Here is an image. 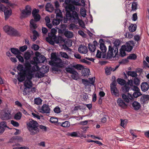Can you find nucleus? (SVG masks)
Masks as SVG:
<instances>
[{
	"mask_svg": "<svg viewBox=\"0 0 149 149\" xmlns=\"http://www.w3.org/2000/svg\"><path fill=\"white\" fill-rule=\"evenodd\" d=\"M80 0H65L63 4L66 12L65 17L64 23H66L68 21H70L74 23H77L80 19L79 14L75 11L76 7L74 5L80 6L79 2Z\"/></svg>",
	"mask_w": 149,
	"mask_h": 149,
	"instance_id": "nucleus-1",
	"label": "nucleus"
},
{
	"mask_svg": "<svg viewBox=\"0 0 149 149\" xmlns=\"http://www.w3.org/2000/svg\"><path fill=\"white\" fill-rule=\"evenodd\" d=\"M120 44V41L119 40H116L114 42V45L112 47L111 45L109 46V50L107 53V58H111L113 56H118V46Z\"/></svg>",
	"mask_w": 149,
	"mask_h": 149,
	"instance_id": "nucleus-2",
	"label": "nucleus"
},
{
	"mask_svg": "<svg viewBox=\"0 0 149 149\" xmlns=\"http://www.w3.org/2000/svg\"><path fill=\"white\" fill-rule=\"evenodd\" d=\"M50 59L51 61L49 63L50 65L60 68L63 67L62 60L57 56L55 53H52L51 54Z\"/></svg>",
	"mask_w": 149,
	"mask_h": 149,
	"instance_id": "nucleus-3",
	"label": "nucleus"
},
{
	"mask_svg": "<svg viewBox=\"0 0 149 149\" xmlns=\"http://www.w3.org/2000/svg\"><path fill=\"white\" fill-rule=\"evenodd\" d=\"M38 125L37 122L33 120L30 121L27 123V128L30 132L31 135H34L39 132Z\"/></svg>",
	"mask_w": 149,
	"mask_h": 149,
	"instance_id": "nucleus-4",
	"label": "nucleus"
},
{
	"mask_svg": "<svg viewBox=\"0 0 149 149\" xmlns=\"http://www.w3.org/2000/svg\"><path fill=\"white\" fill-rule=\"evenodd\" d=\"M3 29L6 32L11 36L17 37L21 36L20 33L17 30L10 26H5Z\"/></svg>",
	"mask_w": 149,
	"mask_h": 149,
	"instance_id": "nucleus-5",
	"label": "nucleus"
},
{
	"mask_svg": "<svg viewBox=\"0 0 149 149\" xmlns=\"http://www.w3.org/2000/svg\"><path fill=\"white\" fill-rule=\"evenodd\" d=\"M65 70L67 72L72 74L71 77L73 79L76 80L77 79L78 77V74L73 68L70 67L66 68Z\"/></svg>",
	"mask_w": 149,
	"mask_h": 149,
	"instance_id": "nucleus-6",
	"label": "nucleus"
},
{
	"mask_svg": "<svg viewBox=\"0 0 149 149\" xmlns=\"http://www.w3.org/2000/svg\"><path fill=\"white\" fill-rule=\"evenodd\" d=\"M1 118L3 120H8L11 118L10 112L9 110L4 111L1 115Z\"/></svg>",
	"mask_w": 149,
	"mask_h": 149,
	"instance_id": "nucleus-7",
	"label": "nucleus"
},
{
	"mask_svg": "<svg viewBox=\"0 0 149 149\" xmlns=\"http://www.w3.org/2000/svg\"><path fill=\"white\" fill-rule=\"evenodd\" d=\"M32 83L31 80H26L24 83V86L26 87L23 91V94L24 95L27 94V88H30L32 87Z\"/></svg>",
	"mask_w": 149,
	"mask_h": 149,
	"instance_id": "nucleus-8",
	"label": "nucleus"
},
{
	"mask_svg": "<svg viewBox=\"0 0 149 149\" xmlns=\"http://www.w3.org/2000/svg\"><path fill=\"white\" fill-rule=\"evenodd\" d=\"M134 43L132 41H130L127 42L125 45L122 46V47H123L126 51L130 52L133 48V45Z\"/></svg>",
	"mask_w": 149,
	"mask_h": 149,
	"instance_id": "nucleus-9",
	"label": "nucleus"
},
{
	"mask_svg": "<svg viewBox=\"0 0 149 149\" xmlns=\"http://www.w3.org/2000/svg\"><path fill=\"white\" fill-rule=\"evenodd\" d=\"M56 35L51 32L48 34V37L46 38L47 41L49 42L51 45H54V42L53 40L56 39Z\"/></svg>",
	"mask_w": 149,
	"mask_h": 149,
	"instance_id": "nucleus-10",
	"label": "nucleus"
},
{
	"mask_svg": "<svg viewBox=\"0 0 149 149\" xmlns=\"http://www.w3.org/2000/svg\"><path fill=\"white\" fill-rule=\"evenodd\" d=\"M36 56L33 58V61H31V63L33 64L38 65L40 63L39 56L40 55V53L38 52H36L35 53Z\"/></svg>",
	"mask_w": 149,
	"mask_h": 149,
	"instance_id": "nucleus-11",
	"label": "nucleus"
},
{
	"mask_svg": "<svg viewBox=\"0 0 149 149\" xmlns=\"http://www.w3.org/2000/svg\"><path fill=\"white\" fill-rule=\"evenodd\" d=\"M40 110L41 113H49L50 110L49 106L46 104H44Z\"/></svg>",
	"mask_w": 149,
	"mask_h": 149,
	"instance_id": "nucleus-12",
	"label": "nucleus"
},
{
	"mask_svg": "<svg viewBox=\"0 0 149 149\" xmlns=\"http://www.w3.org/2000/svg\"><path fill=\"white\" fill-rule=\"evenodd\" d=\"M119 65H116L115 68H112L111 67H107L105 68V72L107 75H109L111 74V72L115 71L118 68Z\"/></svg>",
	"mask_w": 149,
	"mask_h": 149,
	"instance_id": "nucleus-13",
	"label": "nucleus"
},
{
	"mask_svg": "<svg viewBox=\"0 0 149 149\" xmlns=\"http://www.w3.org/2000/svg\"><path fill=\"white\" fill-rule=\"evenodd\" d=\"M149 100V95H143L141 97L140 101L142 104H144L148 103Z\"/></svg>",
	"mask_w": 149,
	"mask_h": 149,
	"instance_id": "nucleus-14",
	"label": "nucleus"
},
{
	"mask_svg": "<svg viewBox=\"0 0 149 149\" xmlns=\"http://www.w3.org/2000/svg\"><path fill=\"white\" fill-rule=\"evenodd\" d=\"M6 128L10 129V128L7 125L6 122L3 121L0 123V134H1L4 132Z\"/></svg>",
	"mask_w": 149,
	"mask_h": 149,
	"instance_id": "nucleus-15",
	"label": "nucleus"
},
{
	"mask_svg": "<svg viewBox=\"0 0 149 149\" xmlns=\"http://www.w3.org/2000/svg\"><path fill=\"white\" fill-rule=\"evenodd\" d=\"M19 76L17 78L18 81L19 82H22L24 81L26 76V73L25 71H23L20 72L19 73Z\"/></svg>",
	"mask_w": 149,
	"mask_h": 149,
	"instance_id": "nucleus-16",
	"label": "nucleus"
},
{
	"mask_svg": "<svg viewBox=\"0 0 149 149\" xmlns=\"http://www.w3.org/2000/svg\"><path fill=\"white\" fill-rule=\"evenodd\" d=\"M100 43V48L102 52L105 53L107 51V48L104 43V40L103 39H100L99 41Z\"/></svg>",
	"mask_w": 149,
	"mask_h": 149,
	"instance_id": "nucleus-17",
	"label": "nucleus"
},
{
	"mask_svg": "<svg viewBox=\"0 0 149 149\" xmlns=\"http://www.w3.org/2000/svg\"><path fill=\"white\" fill-rule=\"evenodd\" d=\"M118 105L123 109H125L127 107V105L121 98H118L117 100Z\"/></svg>",
	"mask_w": 149,
	"mask_h": 149,
	"instance_id": "nucleus-18",
	"label": "nucleus"
},
{
	"mask_svg": "<svg viewBox=\"0 0 149 149\" xmlns=\"http://www.w3.org/2000/svg\"><path fill=\"white\" fill-rule=\"evenodd\" d=\"M127 83L129 86L132 87V88L133 90L135 92L136 91H140V89L137 86H134L133 85V81L132 79L128 80Z\"/></svg>",
	"mask_w": 149,
	"mask_h": 149,
	"instance_id": "nucleus-19",
	"label": "nucleus"
},
{
	"mask_svg": "<svg viewBox=\"0 0 149 149\" xmlns=\"http://www.w3.org/2000/svg\"><path fill=\"white\" fill-rule=\"evenodd\" d=\"M78 51L81 53L85 54L87 52L88 49L86 46L81 45L78 48Z\"/></svg>",
	"mask_w": 149,
	"mask_h": 149,
	"instance_id": "nucleus-20",
	"label": "nucleus"
},
{
	"mask_svg": "<svg viewBox=\"0 0 149 149\" xmlns=\"http://www.w3.org/2000/svg\"><path fill=\"white\" fill-rule=\"evenodd\" d=\"M32 9L29 6H27L25 8V10L22 11V13L23 15H29L31 14Z\"/></svg>",
	"mask_w": 149,
	"mask_h": 149,
	"instance_id": "nucleus-21",
	"label": "nucleus"
},
{
	"mask_svg": "<svg viewBox=\"0 0 149 149\" xmlns=\"http://www.w3.org/2000/svg\"><path fill=\"white\" fill-rule=\"evenodd\" d=\"M141 87L142 91L145 92L147 91L149 88V85L146 82H143L142 83Z\"/></svg>",
	"mask_w": 149,
	"mask_h": 149,
	"instance_id": "nucleus-22",
	"label": "nucleus"
},
{
	"mask_svg": "<svg viewBox=\"0 0 149 149\" xmlns=\"http://www.w3.org/2000/svg\"><path fill=\"white\" fill-rule=\"evenodd\" d=\"M24 65L25 66V70L23 71H25L26 72H31V65L28 61H26Z\"/></svg>",
	"mask_w": 149,
	"mask_h": 149,
	"instance_id": "nucleus-23",
	"label": "nucleus"
},
{
	"mask_svg": "<svg viewBox=\"0 0 149 149\" xmlns=\"http://www.w3.org/2000/svg\"><path fill=\"white\" fill-rule=\"evenodd\" d=\"M111 92L113 95L116 96H118L119 95V91L116 87H111Z\"/></svg>",
	"mask_w": 149,
	"mask_h": 149,
	"instance_id": "nucleus-24",
	"label": "nucleus"
},
{
	"mask_svg": "<svg viewBox=\"0 0 149 149\" xmlns=\"http://www.w3.org/2000/svg\"><path fill=\"white\" fill-rule=\"evenodd\" d=\"M125 51H126V50H125L123 47H122V46L121 48L120 49V54H118V56H113L112 57L114 58L115 57L118 58L119 56L123 57L125 56L126 55Z\"/></svg>",
	"mask_w": 149,
	"mask_h": 149,
	"instance_id": "nucleus-25",
	"label": "nucleus"
},
{
	"mask_svg": "<svg viewBox=\"0 0 149 149\" xmlns=\"http://www.w3.org/2000/svg\"><path fill=\"white\" fill-rule=\"evenodd\" d=\"M133 109L135 110H137L141 108L140 104L137 101H134L132 104Z\"/></svg>",
	"mask_w": 149,
	"mask_h": 149,
	"instance_id": "nucleus-26",
	"label": "nucleus"
},
{
	"mask_svg": "<svg viewBox=\"0 0 149 149\" xmlns=\"http://www.w3.org/2000/svg\"><path fill=\"white\" fill-rule=\"evenodd\" d=\"M45 9L47 11L51 12L54 10V8L52 4L48 3L45 6Z\"/></svg>",
	"mask_w": 149,
	"mask_h": 149,
	"instance_id": "nucleus-27",
	"label": "nucleus"
},
{
	"mask_svg": "<svg viewBox=\"0 0 149 149\" xmlns=\"http://www.w3.org/2000/svg\"><path fill=\"white\" fill-rule=\"evenodd\" d=\"M5 15V20H7L9 18L10 16L12 13V11L11 10H8L6 9L4 11H3Z\"/></svg>",
	"mask_w": 149,
	"mask_h": 149,
	"instance_id": "nucleus-28",
	"label": "nucleus"
},
{
	"mask_svg": "<svg viewBox=\"0 0 149 149\" xmlns=\"http://www.w3.org/2000/svg\"><path fill=\"white\" fill-rule=\"evenodd\" d=\"M11 52L15 55H18L21 54L20 51L17 48H13L10 49Z\"/></svg>",
	"mask_w": 149,
	"mask_h": 149,
	"instance_id": "nucleus-29",
	"label": "nucleus"
},
{
	"mask_svg": "<svg viewBox=\"0 0 149 149\" xmlns=\"http://www.w3.org/2000/svg\"><path fill=\"white\" fill-rule=\"evenodd\" d=\"M31 53L29 51L26 52L24 54V58L25 60H27L30 59L31 55L33 54V52L31 51Z\"/></svg>",
	"mask_w": 149,
	"mask_h": 149,
	"instance_id": "nucleus-30",
	"label": "nucleus"
},
{
	"mask_svg": "<svg viewBox=\"0 0 149 149\" xmlns=\"http://www.w3.org/2000/svg\"><path fill=\"white\" fill-rule=\"evenodd\" d=\"M58 124L64 127H69L70 125V122L68 121H66L62 123H59Z\"/></svg>",
	"mask_w": 149,
	"mask_h": 149,
	"instance_id": "nucleus-31",
	"label": "nucleus"
},
{
	"mask_svg": "<svg viewBox=\"0 0 149 149\" xmlns=\"http://www.w3.org/2000/svg\"><path fill=\"white\" fill-rule=\"evenodd\" d=\"M55 12L56 13V18L62 17V13L60 9H58L55 10Z\"/></svg>",
	"mask_w": 149,
	"mask_h": 149,
	"instance_id": "nucleus-32",
	"label": "nucleus"
},
{
	"mask_svg": "<svg viewBox=\"0 0 149 149\" xmlns=\"http://www.w3.org/2000/svg\"><path fill=\"white\" fill-rule=\"evenodd\" d=\"M65 37L68 38H71L73 36V34L72 32L69 31H66L64 33Z\"/></svg>",
	"mask_w": 149,
	"mask_h": 149,
	"instance_id": "nucleus-33",
	"label": "nucleus"
},
{
	"mask_svg": "<svg viewBox=\"0 0 149 149\" xmlns=\"http://www.w3.org/2000/svg\"><path fill=\"white\" fill-rule=\"evenodd\" d=\"M136 25L131 24L129 27V29L130 31L131 32H134L136 29Z\"/></svg>",
	"mask_w": 149,
	"mask_h": 149,
	"instance_id": "nucleus-34",
	"label": "nucleus"
},
{
	"mask_svg": "<svg viewBox=\"0 0 149 149\" xmlns=\"http://www.w3.org/2000/svg\"><path fill=\"white\" fill-rule=\"evenodd\" d=\"M129 85L127 83V84H126L122 88L123 91L124 93H127L129 92V91L130 89V87L129 86Z\"/></svg>",
	"mask_w": 149,
	"mask_h": 149,
	"instance_id": "nucleus-35",
	"label": "nucleus"
},
{
	"mask_svg": "<svg viewBox=\"0 0 149 149\" xmlns=\"http://www.w3.org/2000/svg\"><path fill=\"white\" fill-rule=\"evenodd\" d=\"M90 70L88 69H85L82 71V75L84 77H88L90 74Z\"/></svg>",
	"mask_w": 149,
	"mask_h": 149,
	"instance_id": "nucleus-36",
	"label": "nucleus"
},
{
	"mask_svg": "<svg viewBox=\"0 0 149 149\" xmlns=\"http://www.w3.org/2000/svg\"><path fill=\"white\" fill-rule=\"evenodd\" d=\"M34 65L33 67H31V72H35L38 71L40 69L38 65L34 64Z\"/></svg>",
	"mask_w": 149,
	"mask_h": 149,
	"instance_id": "nucleus-37",
	"label": "nucleus"
},
{
	"mask_svg": "<svg viewBox=\"0 0 149 149\" xmlns=\"http://www.w3.org/2000/svg\"><path fill=\"white\" fill-rule=\"evenodd\" d=\"M61 20L59 18H56L55 19H54L52 21V24L54 25H57L60 23Z\"/></svg>",
	"mask_w": 149,
	"mask_h": 149,
	"instance_id": "nucleus-38",
	"label": "nucleus"
},
{
	"mask_svg": "<svg viewBox=\"0 0 149 149\" xmlns=\"http://www.w3.org/2000/svg\"><path fill=\"white\" fill-rule=\"evenodd\" d=\"M32 72H26V80H31L33 77V75L32 74Z\"/></svg>",
	"mask_w": 149,
	"mask_h": 149,
	"instance_id": "nucleus-39",
	"label": "nucleus"
},
{
	"mask_svg": "<svg viewBox=\"0 0 149 149\" xmlns=\"http://www.w3.org/2000/svg\"><path fill=\"white\" fill-rule=\"evenodd\" d=\"M22 116L21 112H19L15 114L14 116V118L15 119L18 120L20 119Z\"/></svg>",
	"mask_w": 149,
	"mask_h": 149,
	"instance_id": "nucleus-40",
	"label": "nucleus"
},
{
	"mask_svg": "<svg viewBox=\"0 0 149 149\" xmlns=\"http://www.w3.org/2000/svg\"><path fill=\"white\" fill-rule=\"evenodd\" d=\"M127 73L128 76H130L135 78L136 77L137 75L136 73L134 71H128Z\"/></svg>",
	"mask_w": 149,
	"mask_h": 149,
	"instance_id": "nucleus-41",
	"label": "nucleus"
},
{
	"mask_svg": "<svg viewBox=\"0 0 149 149\" xmlns=\"http://www.w3.org/2000/svg\"><path fill=\"white\" fill-rule=\"evenodd\" d=\"M39 57L40 63H44L46 60L45 57L43 55L41 54L40 53Z\"/></svg>",
	"mask_w": 149,
	"mask_h": 149,
	"instance_id": "nucleus-42",
	"label": "nucleus"
},
{
	"mask_svg": "<svg viewBox=\"0 0 149 149\" xmlns=\"http://www.w3.org/2000/svg\"><path fill=\"white\" fill-rule=\"evenodd\" d=\"M42 100L40 97L35 98L34 100V103L37 105H39L41 103Z\"/></svg>",
	"mask_w": 149,
	"mask_h": 149,
	"instance_id": "nucleus-43",
	"label": "nucleus"
},
{
	"mask_svg": "<svg viewBox=\"0 0 149 149\" xmlns=\"http://www.w3.org/2000/svg\"><path fill=\"white\" fill-rule=\"evenodd\" d=\"M132 80L133 81V84L134 83L135 85L138 86L139 85L140 80L137 77H135L134 80Z\"/></svg>",
	"mask_w": 149,
	"mask_h": 149,
	"instance_id": "nucleus-44",
	"label": "nucleus"
},
{
	"mask_svg": "<svg viewBox=\"0 0 149 149\" xmlns=\"http://www.w3.org/2000/svg\"><path fill=\"white\" fill-rule=\"evenodd\" d=\"M62 38L61 37L59 36L57 38L56 36V39H54L53 41L54 42V43L55 42L56 43H60V41L62 40Z\"/></svg>",
	"mask_w": 149,
	"mask_h": 149,
	"instance_id": "nucleus-45",
	"label": "nucleus"
},
{
	"mask_svg": "<svg viewBox=\"0 0 149 149\" xmlns=\"http://www.w3.org/2000/svg\"><path fill=\"white\" fill-rule=\"evenodd\" d=\"M88 48L91 52H94L96 49V47L94 45L92 44L88 45Z\"/></svg>",
	"mask_w": 149,
	"mask_h": 149,
	"instance_id": "nucleus-46",
	"label": "nucleus"
},
{
	"mask_svg": "<svg viewBox=\"0 0 149 149\" xmlns=\"http://www.w3.org/2000/svg\"><path fill=\"white\" fill-rule=\"evenodd\" d=\"M82 83L85 85V86H89L91 84L90 83V82L87 79H82Z\"/></svg>",
	"mask_w": 149,
	"mask_h": 149,
	"instance_id": "nucleus-47",
	"label": "nucleus"
},
{
	"mask_svg": "<svg viewBox=\"0 0 149 149\" xmlns=\"http://www.w3.org/2000/svg\"><path fill=\"white\" fill-rule=\"evenodd\" d=\"M142 95L140 91L134 92L133 94V96L134 98H137Z\"/></svg>",
	"mask_w": 149,
	"mask_h": 149,
	"instance_id": "nucleus-48",
	"label": "nucleus"
},
{
	"mask_svg": "<svg viewBox=\"0 0 149 149\" xmlns=\"http://www.w3.org/2000/svg\"><path fill=\"white\" fill-rule=\"evenodd\" d=\"M117 81L119 84L122 85H124L125 83V80L121 78H118Z\"/></svg>",
	"mask_w": 149,
	"mask_h": 149,
	"instance_id": "nucleus-49",
	"label": "nucleus"
},
{
	"mask_svg": "<svg viewBox=\"0 0 149 149\" xmlns=\"http://www.w3.org/2000/svg\"><path fill=\"white\" fill-rule=\"evenodd\" d=\"M137 58L136 55L134 54H131L127 58L128 59L132 60H135Z\"/></svg>",
	"mask_w": 149,
	"mask_h": 149,
	"instance_id": "nucleus-50",
	"label": "nucleus"
},
{
	"mask_svg": "<svg viewBox=\"0 0 149 149\" xmlns=\"http://www.w3.org/2000/svg\"><path fill=\"white\" fill-rule=\"evenodd\" d=\"M73 67L75 69L79 70H81L84 68L83 66L80 64H77L74 65Z\"/></svg>",
	"mask_w": 149,
	"mask_h": 149,
	"instance_id": "nucleus-51",
	"label": "nucleus"
},
{
	"mask_svg": "<svg viewBox=\"0 0 149 149\" xmlns=\"http://www.w3.org/2000/svg\"><path fill=\"white\" fill-rule=\"evenodd\" d=\"M122 98L123 100H124V101L127 103H128L130 102V100L128 99V97H127V95H125V94H123L122 95Z\"/></svg>",
	"mask_w": 149,
	"mask_h": 149,
	"instance_id": "nucleus-52",
	"label": "nucleus"
},
{
	"mask_svg": "<svg viewBox=\"0 0 149 149\" xmlns=\"http://www.w3.org/2000/svg\"><path fill=\"white\" fill-rule=\"evenodd\" d=\"M12 139L13 140H17V141H22V138L20 136H13Z\"/></svg>",
	"mask_w": 149,
	"mask_h": 149,
	"instance_id": "nucleus-53",
	"label": "nucleus"
},
{
	"mask_svg": "<svg viewBox=\"0 0 149 149\" xmlns=\"http://www.w3.org/2000/svg\"><path fill=\"white\" fill-rule=\"evenodd\" d=\"M50 121L52 123H55L58 122V120L56 117H52L50 118Z\"/></svg>",
	"mask_w": 149,
	"mask_h": 149,
	"instance_id": "nucleus-54",
	"label": "nucleus"
},
{
	"mask_svg": "<svg viewBox=\"0 0 149 149\" xmlns=\"http://www.w3.org/2000/svg\"><path fill=\"white\" fill-rule=\"evenodd\" d=\"M34 18L35 21L37 22L39 21L40 19V16L39 14L35 15L33 16Z\"/></svg>",
	"mask_w": 149,
	"mask_h": 149,
	"instance_id": "nucleus-55",
	"label": "nucleus"
},
{
	"mask_svg": "<svg viewBox=\"0 0 149 149\" xmlns=\"http://www.w3.org/2000/svg\"><path fill=\"white\" fill-rule=\"evenodd\" d=\"M16 57L17 58L19 61L21 63H23L24 62V59L23 57L21 56L20 54L17 55Z\"/></svg>",
	"mask_w": 149,
	"mask_h": 149,
	"instance_id": "nucleus-56",
	"label": "nucleus"
},
{
	"mask_svg": "<svg viewBox=\"0 0 149 149\" xmlns=\"http://www.w3.org/2000/svg\"><path fill=\"white\" fill-rule=\"evenodd\" d=\"M69 135L70 136L72 137H79V136L78 135L77 133L76 132H73L70 133Z\"/></svg>",
	"mask_w": 149,
	"mask_h": 149,
	"instance_id": "nucleus-57",
	"label": "nucleus"
},
{
	"mask_svg": "<svg viewBox=\"0 0 149 149\" xmlns=\"http://www.w3.org/2000/svg\"><path fill=\"white\" fill-rule=\"evenodd\" d=\"M10 123L15 127H17L19 125V124L17 122L14 121L13 120L11 121Z\"/></svg>",
	"mask_w": 149,
	"mask_h": 149,
	"instance_id": "nucleus-58",
	"label": "nucleus"
},
{
	"mask_svg": "<svg viewBox=\"0 0 149 149\" xmlns=\"http://www.w3.org/2000/svg\"><path fill=\"white\" fill-rule=\"evenodd\" d=\"M54 111L55 113H60L61 111L59 107L58 106L56 107L54 109Z\"/></svg>",
	"mask_w": 149,
	"mask_h": 149,
	"instance_id": "nucleus-59",
	"label": "nucleus"
},
{
	"mask_svg": "<svg viewBox=\"0 0 149 149\" xmlns=\"http://www.w3.org/2000/svg\"><path fill=\"white\" fill-rule=\"evenodd\" d=\"M137 4L136 2H133L132 4V10H135L137 9Z\"/></svg>",
	"mask_w": 149,
	"mask_h": 149,
	"instance_id": "nucleus-60",
	"label": "nucleus"
},
{
	"mask_svg": "<svg viewBox=\"0 0 149 149\" xmlns=\"http://www.w3.org/2000/svg\"><path fill=\"white\" fill-rule=\"evenodd\" d=\"M27 48V46L26 45H24L23 46L19 48V50L20 51L22 52H24L26 50Z\"/></svg>",
	"mask_w": 149,
	"mask_h": 149,
	"instance_id": "nucleus-61",
	"label": "nucleus"
},
{
	"mask_svg": "<svg viewBox=\"0 0 149 149\" xmlns=\"http://www.w3.org/2000/svg\"><path fill=\"white\" fill-rule=\"evenodd\" d=\"M23 65L20 64H19L17 67V69L19 71H20V72H21L22 71H23Z\"/></svg>",
	"mask_w": 149,
	"mask_h": 149,
	"instance_id": "nucleus-62",
	"label": "nucleus"
},
{
	"mask_svg": "<svg viewBox=\"0 0 149 149\" xmlns=\"http://www.w3.org/2000/svg\"><path fill=\"white\" fill-rule=\"evenodd\" d=\"M5 9H6V7L0 3V12H3Z\"/></svg>",
	"mask_w": 149,
	"mask_h": 149,
	"instance_id": "nucleus-63",
	"label": "nucleus"
},
{
	"mask_svg": "<svg viewBox=\"0 0 149 149\" xmlns=\"http://www.w3.org/2000/svg\"><path fill=\"white\" fill-rule=\"evenodd\" d=\"M32 48L35 51L38 50L39 48V46L37 45L34 44L33 45Z\"/></svg>",
	"mask_w": 149,
	"mask_h": 149,
	"instance_id": "nucleus-64",
	"label": "nucleus"
}]
</instances>
